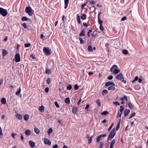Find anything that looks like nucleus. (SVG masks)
Returning a JSON list of instances; mask_svg holds the SVG:
<instances>
[{"mask_svg":"<svg viewBox=\"0 0 148 148\" xmlns=\"http://www.w3.org/2000/svg\"><path fill=\"white\" fill-rule=\"evenodd\" d=\"M26 12L28 14L29 16H32L34 13V11L30 6L26 7L25 10Z\"/></svg>","mask_w":148,"mask_h":148,"instance_id":"obj_1","label":"nucleus"},{"mask_svg":"<svg viewBox=\"0 0 148 148\" xmlns=\"http://www.w3.org/2000/svg\"><path fill=\"white\" fill-rule=\"evenodd\" d=\"M0 14L3 16H6L8 14V12L6 9L0 7Z\"/></svg>","mask_w":148,"mask_h":148,"instance_id":"obj_2","label":"nucleus"},{"mask_svg":"<svg viewBox=\"0 0 148 148\" xmlns=\"http://www.w3.org/2000/svg\"><path fill=\"white\" fill-rule=\"evenodd\" d=\"M115 128H114L110 133L109 136L108 137V140L110 138H111V139L112 138L115 136L116 134V132L115 131Z\"/></svg>","mask_w":148,"mask_h":148,"instance_id":"obj_3","label":"nucleus"},{"mask_svg":"<svg viewBox=\"0 0 148 148\" xmlns=\"http://www.w3.org/2000/svg\"><path fill=\"white\" fill-rule=\"evenodd\" d=\"M44 52L47 55H50L51 53V50L48 47H44L43 48Z\"/></svg>","mask_w":148,"mask_h":148,"instance_id":"obj_4","label":"nucleus"},{"mask_svg":"<svg viewBox=\"0 0 148 148\" xmlns=\"http://www.w3.org/2000/svg\"><path fill=\"white\" fill-rule=\"evenodd\" d=\"M115 78L118 80H121L122 79H124L123 74L121 73L118 74L116 76Z\"/></svg>","mask_w":148,"mask_h":148,"instance_id":"obj_5","label":"nucleus"},{"mask_svg":"<svg viewBox=\"0 0 148 148\" xmlns=\"http://www.w3.org/2000/svg\"><path fill=\"white\" fill-rule=\"evenodd\" d=\"M15 61L16 62H19L21 61L20 55L19 54H16L14 56Z\"/></svg>","mask_w":148,"mask_h":148,"instance_id":"obj_6","label":"nucleus"},{"mask_svg":"<svg viewBox=\"0 0 148 148\" xmlns=\"http://www.w3.org/2000/svg\"><path fill=\"white\" fill-rule=\"evenodd\" d=\"M107 135L106 134H101L99 136L96 138V141L97 143L99 142L100 140H101L102 138H101L102 137H105Z\"/></svg>","mask_w":148,"mask_h":148,"instance_id":"obj_7","label":"nucleus"},{"mask_svg":"<svg viewBox=\"0 0 148 148\" xmlns=\"http://www.w3.org/2000/svg\"><path fill=\"white\" fill-rule=\"evenodd\" d=\"M44 143L45 144L50 145L51 144V142L47 138H44Z\"/></svg>","mask_w":148,"mask_h":148,"instance_id":"obj_8","label":"nucleus"},{"mask_svg":"<svg viewBox=\"0 0 148 148\" xmlns=\"http://www.w3.org/2000/svg\"><path fill=\"white\" fill-rule=\"evenodd\" d=\"M110 85L115 86V84L112 82H108L105 83V86L108 87Z\"/></svg>","mask_w":148,"mask_h":148,"instance_id":"obj_9","label":"nucleus"},{"mask_svg":"<svg viewBox=\"0 0 148 148\" xmlns=\"http://www.w3.org/2000/svg\"><path fill=\"white\" fill-rule=\"evenodd\" d=\"M101 13V12H98V22L100 25L102 24L103 22V21L101 20L100 19V15Z\"/></svg>","mask_w":148,"mask_h":148,"instance_id":"obj_10","label":"nucleus"},{"mask_svg":"<svg viewBox=\"0 0 148 148\" xmlns=\"http://www.w3.org/2000/svg\"><path fill=\"white\" fill-rule=\"evenodd\" d=\"M127 105L130 109H133L134 107V106L130 101H127Z\"/></svg>","mask_w":148,"mask_h":148,"instance_id":"obj_11","label":"nucleus"},{"mask_svg":"<svg viewBox=\"0 0 148 148\" xmlns=\"http://www.w3.org/2000/svg\"><path fill=\"white\" fill-rule=\"evenodd\" d=\"M78 110V108L76 107H73L72 108V112L73 114H76Z\"/></svg>","mask_w":148,"mask_h":148,"instance_id":"obj_12","label":"nucleus"},{"mask_svg":"<svg viewBox=\"0 0 148 148\" xmlns=\"http://www.w3.org/2000/svg\"><path fill=\"white\" fill-rule=\"evenodd\" d=\"M29 143L30 145V147L32 148H34L35 146V143L33 141L30 140L29 141Z\"/></svg>","mask_w":148,"mask_h":148,"instance_id":"obj_13","label":"nucleus"},{"mask_svg":"<svg viewBox=\"0 0 148 148\" xmlns=\"http://www.w3.org/2000/svg\"><path fill=\"white\" fill-rule=\"evenodd\" d=\"M15 116L19 120H21L22 119V116L21 114L17 113L16 114Z\"/></svg>","mask_w":148,"mask_h":148,"instance_id":"obj_14","label":"nucleus"},{"mask_svg":"<svg viewBox=\"0 0 148 148\" xmlns=\"http://www.w3.org/2000/svg\"><path fill=\"white\" fill-rule=\"evenodd\" d=\"M130 110L126 109L124 111V116H126L128 115L130 113Z\"/></svg>","mask_w":148,"mask_h":148,"instance_id":"obj_15","label":"nucleus"},{"mask_svg":"<svg viewBox=\"0 0 148 148\" xmlns=\"http://www.w3.org/2000/svg\"><path fill=\"white\" fill-rule=\"evenodd\" d=\"M69 0H64L65 5L64 8L66 9L67 8L68 6Z\"/></svg>","mask_w":148,"mask_h":148,"instance_id":"obj_16","label":"nucleus"},{"mask_svg":"<svg viewBox=\"0 0 148 148\" xmlns=\"http://www.w3.org/2000/svg\"><path fill=\"white\" fill-rule=\"evenodd\" d=\"M79 36H85V29H82L79 35Z\"/></svg>","mask_w":148,"mask_h":148,"instance_id":"obj_17","label":"nucleus"},{"mask_svg":"<svg viewBox=\"0 0 148 148\" xmlns=\"http://www.w3.org/2000/svg\"><path fill=\"white\" fill-rule=\"evenodd\" d=\"M113 71V73L115 74H117L120 72V70L119 69H114Z\"/></svg>","mask_w":148,"mask_h":148,"instance_id":"obj_18","label":"nucleus"},{"mask_svg":"<svg viewBox=\"0 0 148 148\" xmlns=\"http://www.w3.org/2000/svg\"><path fill=\"white\" fill-rule=\"evenodd\" d=\"M25 133L26 135H29L31 134L30 130L28 129H27L25 130Z\"/></svg>","mask_w":148,"mask_h":148,"instance_id":"obj_19","label":"nucleus"},{"mask_svg":"<svg viewBox=\"0 0 148 148\" xmlns=\"http://www.w3.org/2000/svg\"><path fill=\"white\" fill-rule=\"evenodd\" d=\"M114 86H109L108 87V90H113V91L116 88Z\"/></svg>","mask_w":148,"mask_h":148,"instance_id":"obj_20","label":"nucleus"},{"mask_svg":"<svg viewBox=\"0 0 148 148\" xmlns=\"http://www.w3.org/2000/svg\"><path fill=\"white\" fill-rule=\"evenodd\" d=\"M39 110L41 112H43L44 111V108L43 106L39 107Z\"/></svg>","mask_w":148,"mask_h":148,"instance_id":"obj_21","label":"nucleus"},{"mask_svg":"<svg viewBox=\"0 0 148 148\" xmlns=\"http://www.w3.org/2000/svg\"><path fill=\"white\" fill-rule=\"evenodd\" d=\"M8 54V51L5 50L3 49L2 51V55L3 56H6Z\"/></svg>","mask_w":148,"mask_h":148,"instance_id":"obj_22","label":"nucleus"},{"mask_svg":"<svg viewBox=\"0 0 148 148\" xmlns=\"http://www.w3.org/2000/svg\"><path fill=\"white\" fill-rule=\"evenodd\" d=\"M1 102L3 104H5L6 103V99L5 98H3L1 100Z\"/></svg>","mask_w":148,"mask_h":148,"instance_id":"obj_23","label":"nucleus"},{"mask_svg":"<svg viewBox=\"0 0 148 148\" xmlns=\"http://www.w3.org/2000/svg\"><path fill=\"white\" fill-rule=\"evenodd\" d=\"M120 100L121 101H123L125 100L126 101H127V97L126 95H124L123 97H121L120 99Z\"/></svg>","mask_w":148,"mask_h":148,"instance_id":"obj_24","label":"nucleus"},{"mask_svg":"<svg viewBox=\"0 0 148 148\" xmlns=\"http://www.w3.org/2000/svg\"><path fill=\"white\" fill-rule=\"evenodd\" d=\"M117 68V66L116 65H113L110 69V71L111 72L113 71V70L114 69H116Z\"/></svg>","mask_w":148,"mask_h":148,"instance_id":"obj_25","label":"nucleus"},{"mask_svg":"<svg viewBox=\"0 0 148 148\" xmlns=\"http://www.w3.org/2000/svg\"><path fill=\"white\" fill-rule=\"evenodd\" d=\"M80 16L78 15H77V22L79 24H80L81 23V20L80 18Z\"/></svg>","mask_w":148,"mask_h":148,"instance_id":"obj_26","label":"nucleus"},{"mask_svg":"<svg viewBox=\"0 0 148 148\" xmlns=\"http://www.w3.org/2000/svg\"><path fill=\"white\" fill-rule=\"evenodd\" d=\"M108 93V91L106 89H104L102 90V95L104 96L105 94Z\"/></svg>","mask_w":148,"mask_h":148,"instance_id":"obj_27","label":"nucleus"},{"mask_svg":"<svg viewBox=\"0 0 148 148\" xmlns=\"http://www.w3.org/2000/svg\"><path fill=\"white\" fill-rule=\"evenodd\" d=\"M34 131L35 133L37 134H39L40 133V130H39L37 128H34Z\"/></svg>","mask_w":148,"mask_h":148,"instance_id":"obj_28","label":"nucleus"},{"mask_svg":"<svg viewBox=\"0 0 148 148\" xmlns=\"http://www.w3.org/2000/svg\"><path fill=\"white\" fill-rule=\"evenodd\" d=\"M65 102L67 104H69L70 103V100L69 97H67L65 100Z\"/></svg>","mask_w":148,"mask_h":148,"instance_id":"obj_29","label":"nucleus"},{"mask_svg":"<svg viewBox=\"0 0 148 148\" xmlns=\"http://www.w3.org/2000/svg\"><path fill=\"white\" fill-rule=\"evenodd\" d=\"M51 80L50 78H48L46 80V83L48 84H49L51 82Z\"/></svg>","mask_w":148,"mask_h":148,"instance_id":"obj_30","label":"nucleus"},{"mask_svg":"<svg viewBox=\"0 0 148 148\" xmlns=\"http://www.w3.org/2000/svg\"><path fill=\"white\" fill-rule=\"evenodd\" d=\"M81 18L83 20H85L86 19V15L85 14H83L81 16Z\"/></svg>","mask_w":148,"mask_h":148,"instance_id":"obj_31","label":"nucleus"},{"mask_svg":"<svg viewBox=\"0 0 148 148\" xmlns=\"http://www.w3.org/2000/svg\"><path fill=\"white\" fill-rule=\"evenodd\" d=\"M45 73L47 74H50L51 73V71L50 69L46 68L45 69Z\"/></svg>","mask_w":148,"mask_h":148,"instance_id":"obj_32","label":"nucleus"},{"mask_svg":"<svg viewBox=\"0 0 148 148\" xmlns=\"http://www.w3.org/2000/svg\"><path fill=\"white\" fill-rule=\"evenodd\" d=\"M29 118V116L28 114H25L24 115V119L25 121L27 120Z\"/></svg>","mask_w":148,"mask_h":148,"instance_id":"obj_33","label":"nucleus"},{"mask_svg":"<svg viewBox=\"0 0 148 148\" xmlns=\"http://www.w3.org/2000/svg\"><path fill=\"white\" fill-rule=\"evenodd\" d=\"M29 19L26 16H23L21 18L23 21H27Z\"/></svg>","mask_w":148,"mask_h":148,"instance_id":"obj_34","label":"nucleus"},{"mask_svg":"<svg viewBox=\"0 0 148 148\" xmlns=\"http://www.w3.org/2000/svg\"><path fill=\"white\" fill-rule=\"evenodd\" d=\"M109 113L107 111H103V112L101 113V114L102 115H106Z\"/></svg>","mask_w":148,"mask_h":148,"instance_id":"obj_35","label":"nucleus"},{"mask_svg":"<svg viewBox=\"0 0 148 148\" xmlns=\"http://www.w3.org/2000/svg\"><path fill=\"white\" fill-rule=\"evenodd\" d=\"M21 91V89L20 87L19 88V90L16 92V95H19Z\"/></svg>","mask_w":148,"mask_h":148,"instance_id":"obj_36","label":"nucleus"},{"mask_svg":"<svg viewBox=\"0 0 148 148\" xmlns=\"http://www.w3.org/2000/svg\"><path fill=\"white\" fill-rule=\"evenodd\" d=\"M124 109V108H122L120 109L119 111H120V115H119V117H120L121 116V115L122 112L123 111Z\"/></svg>","mask_w":148,"mask_h":148,"instance_id":"obj_37","label":"nucleus"},{"mask_svg":"<svg viewBox=\"0 0 148 148\" xmlns=\"http://www.w3.org/2000/svg\"><path fill=\"white\" fill-rule=\"evenodd\" d=\"M123 53L125 55H126L128 53V51L127 50H123Z\"/></svg>","mask_w":148,"mask_h":148,"instance_id":"obj_38","label":"nucleus"},{"mask_svg":"<svg viewBox=\"0 0 148 148\" xmlns=\"http://www.w3.org/2000/svg\"><path fill=\"white\" fill-rule=\"evenodd\" d=\"M31 44L30 43H26L24 45V46L25 47H30Z\"/></svg>","mask_w":148,"mask_h":148,"instance_id":"obj_39","label":"nucleus"},{"mask_svg":"<svg viewBox=\"0 0 148 148\" xmlns=\"http://www.w3.org/2000/svg\"><path fill=\"white\" fill-rule=\"evenodd\" d=\"M115 142H116L115 140L114 139H113L112 141L111 142V144H110V145H114V144H115Z\"/></svg>","mask_w":148,"mask_h":148,"instance_id":"obj_40","label":"nucleus"},{"mask_svg":"<svg viewBox=\"0 0 148 148\" xmlns=\"http://www.w3.org/2000/svg\"><path fill=\"white\" fill-rule=\"evenodd\" d=\"M88 49L89 51H92V49L91 46L89 45L88 47Z\"/></svg>","mask_w":148,"mask_h":148,"instance_id":"obj_41","label":"nucleus"},{"mask_svg":"<svg viewBox=\"0 0 148 148\" xmlns=\"http://www.w3.org/2000/svg\"><path fill=\"white\" fill-rule=\"evenodd\" d=\"M66 88L67 90H71L72 88V86L71 85H69L67 86Z\"/></svg>","mask_w":148,"mask_h":148,"instance_id":"obj_42","label":"nucleus"},{"mask_svg":"<svg viewBox=\"0 0 148 148\" xmlns=\"http://www.w3.org/2000/svg\"><path fill=\"white\" fill-rule=\"evenodd\" d=\"M113 103L115 104L116 106H119L120 105V104L119 103L118 101H115L113 102Z\"/></svg>","mask_w":148,"mask_h":148,"instance_id":"obj_43","label":"nucleus"},{"mask_svg":"<svg viewBox=\"0 0 148 148\" xmlns=\"http://www.w3.org/2000/svg\"><path fill=\"white\" fill-rule=\"evenodd\" d=\"M50 64L51 65L52 64V65L53 66L54 65V62L53 61L50 60L49 62V64Z\"/></svg>","mask_w":148,"mask_h":148,"instance_id":"obj_44","label":"nucleus"},{"mask_svg":"<svg viewBox=\"0 0 148 148\" xmlns=\"http://www.w3.org/2000/svg\"><path fill=\"white\" fill-rule=\"evenodd\" d=\"M113 125H114V123H112L111 125L110 126V127L108 129V131L109 132L112 129V128Z\"/></svg>","mask_w":148,"mask_h":148,"instance_id":"obj_45","label":"nucleus"},{"mask_svg":"<svg viewBox=\"0 0 148 148\" xmlns=\"http://www.w3.org/2000/svg\"><path fill=\"white\" fill-rule=\"evenodd\" d=\"M78 38L79 40H80V43L81 44H83L84 43V40H82L81 38Z\"/></svg>","mask_w":148,"mask_h":148,"instance_id":"obj_46","label":"nucleus"},{"mask_svg":"<svg viewBox=\"0 0 148 148\" xmlns=\"http://www.w3.org/2000/svg\"><path fill=\"white\" fill-rule=\"evenodd\" d=\"M92 29L89 30L88 32L87 33V35L88 37H90V33H91L92 32Z\"/></svg>","mask_w":148,"mask_h":148,"instance_id":"obj_47","label":"nucleus"},{"mask_svg":"<svg viewBox=\"0 0 148 148\" xmlns=\"http://www.w3.org/2000/svg\"><path fill=\"white\" fill-rule=\"evenodd\" d=\"M74 88L75 90H78V89L79 88L77 84H75V85Z\"/></svg>","mask_w":148,"mask_h":148,"instance_id":"obj_48","label":"nucleus"},{"mask_svg":"<svg viewBox=\"0 0 148 148\" xmlns=\"http://www.w3.org/2000/svg\"><path fill=\"white\" fill-rule=\"evenodd\" d=\"M96 103L99 106H101V103L100 102V100H97V101Z\"/></svg>","mask_w":148,"mask_h":148,"instance_id":"obj_49","label":"nucleus"},{"mask_svg":"<svg viewBox=\"0 0 148 148\" xmlns=\"http://www.w3.org/2000/svg\"><path fill=\"white\" fill-rule=\"evenodd\" d=\"M53 131L52 129L51 128H50L49 129V131L48 132V134H50L51 133H52Z\"/></svg>","mask_w":148,"mask_h":148,"instance_id":"obj_50","label":"nucleus"},{"mask_svg":"<svg viewBox=\"0 0 148 148\" xmlns=\"http://www.w3.org/2000/svg\"><path fill=\"white\" fill-rule=\"evenodd\" d=\"M54 103L55 106L57 108H59L60 107V106L57 101L55 102Z\"/></svg>","mask_w":148,"mask_h":148,"instance_id":"obj_51","label":"nucleus"},{"mask_svg":"<svg viewBox=\"0 0 148 148\" xmlns=\"http://www.w3.org/2000/svg\"><path fill=\"white\" fill-rule=\"evenodd\" d=\"M92 136L88 140V144H90L92 141Z\"/></svg>","mask_w":148,"mask_h":148,"instance_id":"obj_52","label":"nucleus"},{"mask_svg":"<svg viewBox=\"0 0 148 148\" xmlns=\"http://www.w3.org/2000/svg\"><path fill=\"white\" fill-rule=\"evenodd\" d=\"M99 28L102 31H103L104 29L102 24L100 25Z\"/></svg>","mask_w":148,"mask_h":148,"instance_id":"obj_53","label":"nucleus"},{"mask_svg":"<svg viewBox=\"0 0 148 148\" xmlns=\"http://www.w3.org/2000/svg\"><path fill=\"white\" fill-rule=\"evenodd\" d=\"M23 27L25 28V29H27V25L26 24V23H23Z\"/></svg>","mask_w":148,"mask_h":148,"instance_id":"obj_54","label":"nucleus"},{"mask_svg":"<svg viewBox=\"0 0 148 148\" xmlns=\"http://www.w3.org/2000/svg\"><path fill=\"white\" fill-rule=\"evenodd\" d=\"M135 114H136L135 113V112H133V113L130 115V117L129 118V119H130L131 118H132V117L134 116L135 115Z\"/></svg>","mask_w":148,"mask_h":148,"instance_id":"obj_55","label":"nucleus"},{"mask_svg":"<svg viewBox=\"0 0 148 148\" xmlns=\"http://www.w3.org/2000/svg\"><path fill=\"white\" fill-rule=\"evenodd\" d=\"M127 19V17L126 16H124L122 18H121V21H123L124 20H126Z\"/></svg>","mask_w":148,"mask_h":148,"instance_id":"obj_56","label":"nucleus"},{"mask_svg":"<svg viewBox=\"0 0 148 148\" xmlns=\"http://www.w3.org/2000/svg\"><path fill=\"white\" fill-rule=\"evenodd\" d=\"M113 76L110 75L108 77V79L110 80H111L112 79H113Z\"/></svg>","mask_w":148,"mask_h":148,"instance_id":"obj_57","label":"nucleus"},{"mask_svg":"<svg viewBox=\"0 0 148 148\" xmlns=\"http://www.w3.org/2000/svg\"><path fill=\"white\" fill-rule=\"evenodd\" d=\"M30 58H32V59H34L35 58V57L34 56L33 54H31L30 56Z\"/></svg>","mask_w":148,"mask_h":148,"instance_id":"obj_58","label":"nucleus"},{"mask_svg":"<svg viewBox=\"0 0 148 148\" xmlns=\"http://www.w3.org/2000/svg\"><path fill=\"white\" fill-rule=\"evenodd\" d=\"M49 88L48 87L46 88L45 89V91L46 92H49Z\"/></svg>","mask_w":148,"mask_h":148,"instance_id":"obj_59","label":"nucleus"},{"mask_svg":"<svg viewBox=\"0 0 148 148\" xmlns=\"http://www.w3.org/2000/svg\"><path fill=\"white\" fill-rule=\"evenodd\" d=\"M121 80V82L125 84L126 83V81L125 80H124V79H122L121 80Z\"/></svg>","mask_w":148,"mask_h":148,"instance_id":"obj_60","label":"nucleus"},{"mask_svg":"<svg viewBox=\"0 0 148 148\" xmlns=\"http://www.w3.org/2000/svg\"><path fill=\"white\" fill-rule=\"evenodd\" d=\"M120 125V123H119L117 125L116 127V130H117L119 128V126Z\"/></svg>","mask_w":148,"mask_h":148,"instance_id":"obj_61","label":"nucleus"},{"mask_svg":"<svg viewBox=\"0 0 148 148\" xmlns=\"http://www.w3.org/2000/svg\"><path fill=\"white\" fill-rule=\"evenodd\" d=\"M86 4L85 3H84L81 5V8L83 9L84 8V7L86 5Z\"/></svg>","mask_w":148,"mask_h":148,"instance_id":"obj_62","label":"nucleus"},{"mask_svg":"<svg viewBox=\"0 0 148 148\" xmlns=\"http://www.w3.org/2000/svg\"><path fill=\"white\" fill-rule=\"evenodd\" d=\"M16 135V133H15V134H14V133H13L12 134V137L13 138H14L15 137V136Z\"/></svg>","mask_w":148,"mask_h":148,"instance_id":"obj_63","label":"nucleus"},{"mask_svg":"<svg viewBox=\"0 0 148 148\" xmlns=\"http://www.w3.org/2000/svg\"><path fill=\"white\" fill-rule=\"evenodd\" d=\"M58 145L57 144H56L55 145H53L52 148H58Z\"/></svg>","mask_w":148,"mask_h":148,"instance_id":"obj_64","label":"nucleus"}]
</instances>
